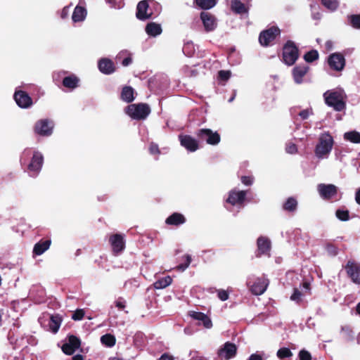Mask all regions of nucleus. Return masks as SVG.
<instances>
[{"mask_svg":"<svg viewBox=\"0 0 360 360\" xmlns=\"http://www.w3.org/2000/svg\"><path fill=\"white\" fill-rule=\"evenodd\" d=\"M269 283V280L265 276L249 278L247 286L253 295H261L266 291Z\"/></svg>","mask_w":360,"mask_h":360,"instance_id":"obj_4","label":"nucleus"},{"mask_svg":"<svg viewBox=\"0 0 360 360\" xmlns=\"http://www.w3.org/2000/svg\"><path fill=\"white\" fill-rule=\"evenodd\" d=\"M85 312L84 309H77L72 314V319L75 321H80L84 316Z\"/></svg>","mask_w":360,"mask_h":360,"instance_id":"obj_45","label":"nucleus"},{"mask_svg":"<svg viewBox=\"0 0 360 360\" xmlns=\"http://www.w3.org/2000/svg\"><path fill=\"white\" fill-rule=\"evenodd\" d=\"M326 49L327 50H330L332 49V46H333V44L330 41H328L326 42Z\"/></svg>","mask_w":360,"mask_h":360,"instance_id":"obj_60","label":"nucleus"},{"mask_svg":"<svg viewBox=\"0 0 360 360\" xmlns=\"http://www.w3.org/2000/svg\"><path fill=\"white\" fill-rule=\"evenodd\" d=\"M280 34V30L276 27H272L261 32L259 41L262 46H268Z\"/></svg>","mask_w":360,"mask_h":360,"instance_id":"obj_10","label":"nucleus"},{"mask_svg":"<svg viewBox=\"0 0 360 360\" xmlns=\"http://www.w3.org/2000/svg\"><path fill=\"white\" fill-rule=\"evenodd\" d=\"M79 79L74 75L66 77L63 79V84L64 86L69 89H75L77 86Z\"/></svg>","mask_w":360,"mask_h":360,"instance_id":"obj_32","label":"nucleus"},{"mask_svg":"<svg viewBox=\"0 0 360 360\" xmlns=\"http://www.w3.org/2000/svg\"><path fill=\"white\" fill-rule=\"evenodd\" d=\"M150 153L153 155L158 154L160 153L158 146L156 144L152 143L149 148Z\"/></svg>","mask_w":360,"mask_h":360,"instance_id":"obj_53","label":"nucleus"},{"mask_svg":"<svg viewBox=\"0 0 360 360\" xmlns=\"http://www.w3.org/2000/svg\"><path fill=\"white\" fill-rule=\"evenodd\" d=\"M345 269L352 281L356 284H360V264L354 261H349Z\"/></svg>","mask_w":360,"mask_h":360,"instance_id":"obj_12","label":"nucleus"},{"mask_svg":"<svg viewBox=\"0 0 360 360\" xmlns=\"http://www.w3.org/2000/svg\"><path fill=\"white\" fill-rule=\"evenodd\" d=\"M297 205V200L293 198H289L283 205L284 210L287 211H294Z\"/></svg>","mask_w":360,"mask_h":360,"instance_id":"obj_38","label":"nucleus"},{"mask_svg":"<svg viewBox=\"0 0 360 360\" xmlns=\"http://www.w3.org/2000/svg\"><path fill=\"white\" fill-rule=\"evenodd\" d=\"M51 245V240H43L39 241L35 244L33 250V252L37 255H42L46 250H47Z\"/></svg>","mask_w":360,"mask_h":360,"instance_id":"obj_28","label":"nucleus"},{"mask_svg":"<svg viewBox=\"0 0 360 360\" xmlns=\"http://www.w3.org/2000/svg\"><path fill=\"white\" fill-rule=\"evenodd\" d=\"M328 63L331 69L341 71L345 67V60L342 54L335 53L328 57Z\"/></svg>","mask_w":360,"mask_h":360,"instance_id":"obj_13","label":"nucleus"},{"mask_svg":"<svg viewBox=\"0 0 360 360\" xmlns=\"http://www.w3.org/2000/svg\"><path fill=\"white\" fill-rule=\"evenodd\" d=\"M231 72L228 70H221L219 72V78L221 80L226 81L231 77Z\"/></svg>","mask_w":360,"mask_h":360,"instance_id":"obj_46","label":"nucleus"},{"mask_svg":"<svg viewBox=\"0 0 360 360\" xmlns=\"http://www.w3.org/2000/svg\"><path fill=\"white\" fill-rule=\"evenodd\" d=\"M344 139L354 143H359L360 133L356 131L346 132L344 134Z\"/></svg>","mask_w":360,"mask_h":360,"instance_id":"obj_33","label":"nucleus"},{"mask_svg":"<svg viewBox=\"0 0 360 360\" xmlns=\"http://www.w3.org/2000/svg\"><path fill=\"white\" fill-rule=\"evenodd\" d=\"M99 70L106 75L112 73L115 71L114 63L108 58L101 59L98 62Z\"/></svg>","mask_w":360,"mask_h":360,"instance_id":"obj_25","label":"nucleus"},{"mask_svg":"<svg viewBox=\"0 0 360 360\" xmlns=\"http://www.w3.org/2000/svg\"><path fill=\"white\" fill-rule=\"evenodd\" d=\"M245 195V191L232 190L230 191L226 201L232 205H240L243 202Z\"/></svg>","mask_w":360,"mask_h":360,"instance_id":"obj_22","label":"nucleus"},{"mask_svg":"<svg viewBox=\"0 0 360 360\" xmlns=\"http://www.w3.org/2000/svg\"><path fill=\"white\" fill-rule=\"evenodd\" d=\"M32 154V150L30 149H26L22 153V160L23 159L28 158Z\"/></svg>","mask_w":360,"mask_h":360,"instance_id":"obj_55","label":"nucleus"},{"mask_svg":"<svg viewBox=\"0 0 360 360\" xmlns=\"http://www.w3.org/2000/svg\"><path fill=\"white\" fill-rule=\"evenodd\" d=\"M179 141L181 145L191 152H194L198 149V141L191 136L180 135Z\"/></svg>","mask_w":360,"mask_h":360,"instance_id":"obj_20","label":"nucleus"},{"mask_svg":"<svg viewBox=\"0 0 360 360\" xmlns=\"http://www.w3.org/2000/svg\"><path fill=\"white\" fill-rule=\"evenodd\" d=\"M84 6V1L79 0L78 5L75 8L72 15V20L74 22H79L85 20L87 15V11Z\"/></svg>","mask_w":360,"mask_h":360,"instance_id":"obj_16","label":"nucleus"},{"mask_svg":"<svg viewBox=\"0 0 360 360\" xmlns=\"http://www.w3.org/2000/svg\"><path fill=\"white\" fill-rule=\"evenodd\" d=\"M61 319L58 316H51L50 317L49 327L51 331L56 333L60 326Z\"/></svg>","mask_w":360,"mask_h":360,"instance_id":"obj_35","label":"nucleus"},{"mask_svg":"<svg viewBox=\"0 0 360 360\" xmlns=\"http://www.w3.org/2000/svg\"><path fill=\"white\" fill-rule=\"evenodd\" d=\"M257 248L259 254H268L271 249V242L269 239L264 236L258 238Z\"/></svg>","mask_w":360,"mask_h":360,"instance_id":"obj_27","label":"nucleus"},{"mask_svg":"<svg viewBox=\"0 0 360 360\" xmlns=\"http://www.w3.org/2000/svg\"><path fill=\"white\" fill-rule=\"evenodd\" d=\"M69 11H70V6H66V7L63 8V9L61 11V14H60L61 18H67L68 16Z\"/></svg>","mask_w":360,"mask_h":360,"instance_id":"obj_54","label":"nucleus"},{"mask_svg":"<svg viewBox=\"0 0 360 360\" xmlns=\"http://www.w3.org/2000/svg\"><path fill=\"white\" fill-rule=\"evenodd\" d=\"M355 200L356 202L360 205V188L356 191Z\"/></svg>","mask_w":360,"mask_h":360,"instance_id":"obj_58","label":"nucleus"},{"mask_svg":"<svg viewBox=\"0 0 360 360\" xmlns=\"http://www.w3.org/2000/svg\"><path fill=\"white\" fill-rule=\"evenodd\" d=\"M115 306L116 307H117L119 309H124L125 306H126V302L124 299L122 298H118L116 301H115Z\"/></svg>","mask_w":360,"mask_h":360,"instance_id":"obj_50","label":"nucleus"},{"mask_svg":"<svg viewBox=\"0 0 360 360\" xmlns=\"http://www.w3.org/2000/svg\"><path fill=\"white\" fill-rule=\"evenodd\" d=\"M109 242L113 252L115 254L120 253L125 248L124 237L121 234L116 233L110 236L109 238Z\"/></svg>","mask_w":360,"mask_h":360,"instance_id":"obj_15","label":"nucleus"},{"mask_svg":"<svg viewBox=\"0 0 360 360\" xmlns=\"http://www.w3.org/2000/svg\"><path fill=\"white\" fill-rule=\"evenodd\" d=\"M336 217L341 221L349 220V212L347 210H338Z\"/></svg>","mask_w":360,"mask_h":360,"instance_id":"obj_44","label":"nucleus"},{"mask_svg":"<svg viewBox=\"0 0 360 360\" xmlns=\"http://www.w3.org/2000/svg\"><path fill=\"white\" fill-rule=\"evenodd\" d=\"M310 294V285L307 282H304L300 289L295 288L294 292L290 296V300L299 302L302 300V297L307 295Z\"/></svg>","mask_w":360,"mask_h":360,"instance_id":"obj_21","label":"nucleus"},{"mask_svg":"<svg viewBox=\"0 0 360 360\" xmlns=\"http://www.w3.org/2000/svg\"><path fill=\"white\" fill-rule=\"evenodd\" d=\"M115 338L110 334H105L101 338V342L103 345L111 347L115 345Z\"/></svg>","mask_w":360,"mask_h":360,"instance_id":"obj_36","label":"nucleus"},{"mask_svg":"<svg viewBox=\"0 0 360 360\" xmlns=\"http://www.w3.org/2000/svg\"><path fill=\"white\" fill-rule=\"evenodd\" d=\"M184 258L185 259L184 263L176 266V269L181 271H185L189 266L191 262V257L188 255H185Z\"/></svg>","mask_w":360,"mask_h":360,"instance_id":"obj_42","label":"nucleus"},{"mask_svg":"<svg viewBox=\"0 0 360 360\" xmlns=\"http://www.w3.org/2000/svg\"><path fill=\"white\" fill-rule=\"evenodd\" d=\"M356 311L359 314H360V302L356 306Z\"/></svg>","mask_w":360,"mask_h":360,"instance_id":"obj_63","label":"nucleus"},{"mask_svg":"<svg viewBox=\"0 0 360 360\" xmlns=\"http://www.w3.org/2000/svg\"><path fill=\"white\" fill-rule=\"evenodd\" d=\"M190 316L193 319L198 321L199 324H202L206 328H212V321L206 314L198 311H191Z\"/></svg>","mask_w":360,"mask_h":360,"instance_id":"obj_24","label":"nucleus"},{"mask_svg":"<svg viewBox=\"0 0 360 360\" xmlns=\"http://www.w3.org/2000/svg\"><path fill=\"white\" fill-rule=\"evenodd\" d=\"M241 181L243 184L248 186L252 184V178L250 176H242Z\"/></svg>","mask_w":360,"mask_h":360,"instance_id":"obj_52","label":"nucleus"},{"mask_svg":"<svg viewBox=\"0 0 360 360\" xmlns=\"http://www.w3.org/2000/svg\"><path fill=\"white\" fill-rule=\"evenodd\" d=\"M53 127L54 124L51 120H40L35 124L34 131L40 136H49L52 134Z\"/></svg>","mask_w":360,"mask_h":360,"instance_id":"obj_8","label":"nucleus"},{"mask_svg":"<svg viewBox=\"0 0 360 360\" xmlns=\"http://www.w3.org/2000/svg\"><path fill=\"white\" fill-rule=\"evenodd\" d=\"M186 222L185 217L180 213L174 212L170 216H169L166 220L165 223L168 225L172 226H179L184 224Z\"/></svg>","mask_w":360,"mask_h":360,"instance_id":"obj_26","label":"nucleus"},{"mask_svg":"<svg viewBox=\"0 0 360 360\" xmlns=\"http://www.w3.org/2000/svg\"><path fill=\"white\" fill-rule=\"evenodd\" d=\"M317 191L321 198L330 200L338 193V187L333 184H320L317 186Z\"/></svg>","mask_w":360,"mask_h":360,"instance_id":"obj_9","label":"nucleus"},{"mask_svg":"<svg viewBox=\"0 0 360 360\" xmlns=\"http://www.w3.org/2000/svg\"><path fill=\"white\" fill-rule=\"evenodd\" d=\"M334 145V140L329 132L321 134L314 148V155L319 160L327 159Z\"/></svg>","mask_w":360,"mask_h":360,"instance_id":"obj_1","label":"nucleus"},{"mask_svg":"<svg viewBox=\"0 0 360 360\" xmlns=\"http://www.w3.org/2000/svg\"><path fill=\"white\" fill-rule=\"evenodd\" d=\"M231 9L236 13L243 14L248 12V8L240 0H231Z\"/></svg>","mask_w":360,"mask_h":360,"instance_id":"obj_29","label":"nucleus"},{"mask_svg":"<svg viewBox=\"0 0 360 360\" xmlns=\"http://www.w3.org/2000/svg\"><path fill=\"white\" fill-rule=\"evenodd\" d=\"M200 18L207 32L213 31L217 27V20L214 16L207 12H202Z\"/></svg>","mask_w":360,"mask_h":360,"instance_id":"obj_19","label":"nucleus"},{"mask_svg":"<svg viewBox=\"0 0 360 360\" xmlns=\"http://www.w3.org/2000/svg\"><path fill=\"white\" fill-rule=\"evenodd\" d=\"M172 279L170 276H166L161 279H159L154 283V288L155 289H163L169 286L172 283Z\"/></svg>","mask_w":360,"mask_h":360,"instance_id":"obj_34","label":"nucleus"},{"mask_svg":"<svg viewBox=\"0 0 360 360\" xmlns=\"http://www.w3.org/2000/svg\"><path fill=\"white\" fill-rule=\"evenodd\" d=\"M80 346V340L75 336L71 335L68 338V342L62 347L63 352L68 355L72 354Z\"/></svg>","mask_w":360,"mask_h":360,"instance_id":"obj_17","label":"nucleus"},{"mask_svg":"<svg viewBox=\"0 0 360 360\" xmlns=\"http://www.w3.org/2000/svg\"><path fill=\"white\" fill-rule=\"evenodd\" d=\"M236 352V347L234 344L226 342L219 350L218 355L221 359L228 360L233 357Z\"/></svg>","mask_w":360,"mask_h":360,"instance_id":"obj_18","label":"nucleus"},{"mask_svg":"<svg viewBox=\"0 0 360 360\" xmlns=\"http://www.w3.org/2000/svg\"><path fill=\"white\" fill-rule=\"evenodd\" d=\"M311 114V110L309 109L303 110L300 112L299 115L301 117L302 120L307 119L309 115Z\"/></svg>","mask_w":360,"mask_h":360,"instance_id":"obj_51","label":"nucleus"},{"mask_svg":"<svg viewBox=\"0 0 360 360\" xmlns=\"http://www.w3.org/2000/svg\"><path fill=\"white\" fill-rule=\"evenodd\" d=\"M14 99L21 108H28L32 105V98L23 91H16L14 94Z\"/></svg>","mask_w":360,"mask_h":360,"instance_id":"obj_14","label":"nucleus"},{"mask_svg":"<svg viewBox=\"0 0 360 360\" xmlns=\"http://www.w3.org/2000/svg\"><path fill=\"white\" fill-rule=\"evenodd\" d=\"M298 58V49L295 44L288 41L283 50V60L288 65H293Z\"/></svg>","mask_w":360,"mask_h":360,"instance_id":"obj_6","label":"nucleus"},{"mask_svg":"<svg viewBox=\"0 0 360 360\" xmlns=\"http://www.w3.org/2000/svg\"><path fill=\"white\" fill-rule=\"evenodd\" d=\"M323 96L326 104L336 111H342L345 108L346 94L342 89L328 91L324 93Z\"/></svg>","mask_w":360,"mask_h":360,"instance_id":"obj_2","label":"nucleus"},{"mask_svg":"<svg viewBox=\"0 0 360 360\" xmlns=\"http://www.w3.org/2000/svg\"><path fill=\"white\" fill-rule=\"evenodd\" d=\"M198 138L206 141L210 145H217L220 142V136L217 131H213L209 129H201L198 133Z\"/></svg>","mask_w":360,"mask_h":360,"instance_id":"obj_7","label":"nucleus"},{"mask_svg":"<svg viewBox=\"0 0 360 360\" xmlns=\"http://www.w3.org/2000/svg\"><path fill=\"white\" fill-rule=\"evenodd\" d=\"M292 355L291 351L286 347L281 348L277 352V356L279 359H283L286 357H290Z\"/></svg>","mask_w":360,"mask_h":360,"instance_id":"obj_41","label":"nucleus"},{"mask_svg":"<svg viewBox=\"0 0 360 360\" xmlns=\"http://www.w3.org/2000/svg\"><path fill=\"white\" fill-rule=\"evenodd\" d=\"M300 360H311V356L309 352L306 350H301L299 353Z\"/></svg>","mask_w":360,"mask_h":360,"instance_id":"obj_48","label":"nucleus"},{"mask_svg":"<svg viewBox=\"0 0 360 360\" xmlns=\"http://www.w3.org/2000/svg\"><path fill=\"white\" fill-rule=\"evenodd\" d=\"M193 360H204V359L200 357H196V358H193Z\"/></svg>","mask_w":360,"mask_h":360,"instance_id":"obj_64","label":"nucleus"},{"mask_svg":"<svg viewBox=\"0 0 360 360\" xmlns=\"http://www.w3.org/2000/svg\"><path fill=\"white\" fill-rule=\"evenodd\" d=\"M349 22L353 27L360 29V15L350 16Z\"/></svg>","mask_w":360,"mask_h":360,"instance_id":"obj_43","label":"nucleus"},{"mask_svg":"<svg viewBox=\"0 0 360 360\" xmlns=\"http://www.w3.org/2000/svg\"><path fill=\"white\" fill-rule=\"evenodd\" d=\"M195 3L202 9H210L216 4L215 0H195Z\"/></svg>","mask_w":360,"mask_h":360,"instance_id":"obj_37","label":"nucleus"},{"mask_svg":"<svg viewBox=\"0 0 360 360\" xmlns=\"http://www.w3.org/2000/svg\"><path fill=\"white\" fill-rule=\"evenodd\" d=\"M309 70L307 65L296 66L292 69V77L296 84H302L304 81L303 78Z\"/></svg>","mask_w":360,"mask_h":360,"instance_id":"obj_23","label":"nucleus"},{"mask_svg":"<svg viewBox=\"0 0 360 360\" xmlns=\"http://www.w3.org/2000/svg\"><path fill=\"white\" fill-rule=\"evenodd\" d=\"M155 6L157 13L159 12L160 5L153 0H143L140 1L137 5L136 17L140 20H146L151 17L153 13L150 6Z\"/></svg>","mask_w":360,"mask_h":360,"instance_id":"obj_5","label":"nucleus"},{"mask_svg":"<svg viewBox=\"0 0 360 360\" xmlns=\"http://www.w3.org/2000/svg\"><path fill=\"white\" fill-rule=\"evenodd\" d=\"M127 53H128L127 51H121V52L118 54L117 58H121L122 56H124V55H126V54H127Z\"/></svg>","mask_w":360,"mask_h":360,"instance_id":"obj_62","label":"nucleus"},{"mask_svg":"<svg viewBox=\"0 0 360 360\" xmlns=\"http://www.w3.org/2000/svg\"><path fill=\"white\" fill-rule=\"evenodd\" d=\"M322 4L329 11H335L338 6V0H322Z\"/></svg>","mask_w":360,"mask_h":360,"instance_id":"obj_39","label":"nucleus"},{"mask_svg":"<svg viewBox=\"0 0 360 360\" xmlns=\"http://www.w3.org/2000/svg\"><path fill=\"white\" fill-rule=\"evenodd\" d=\"M72 360H84L83 356L80 354L75 355L72 357Z\"/></svg>","mask_w":360,"mask_h":360,"instance_id":"obj_61","label":"nucleus"},{"mask_svg":"<svg viewBox=\"0 0 360 360\" xmlns=\"http://www.w3.org/2000/svg\"><path fill=\"white\" fill-rule=\"evenodd\" d=\"M146 32L148 35L156 37L161 34L162 28L159 24L150 22L147 25Z\"/></svg>","mask_w":360,"mask_h":360,"instance_id":"obj_31","label":"nucleus"},{"mask_svg":"<svg viewBox=\"0 0 360 360\" xmlns=\"http://www.w3.org/2000/svg\"><path fill=\"white\" fill-rule=\"evenodd\" d=\"M159 360H173V358L167 354H164L160 356Z\"/></svg>","mask_w":360,"mask_h":360,"instance_id":"obj_59","label":"nucleus"},{"mask_svg":"<svg viewBox=\"0 0 360 360\" xmlns=\"http://www.w3.org/2000/svg\"><path fill=\"white\" fill-rule=\"evenodd\" d=\"M131 57L128 56L122 60V63L124 66H128L131 63Z\"/></svg>","mask_w":360,"mask_h":360,"instance_id":"obj_56","label":"nucleus"},{"mask_svg":"<svg viewBox=\"0 0 360 360\" xmlns=\"http://www.w3.org/2000/svg\"><path fill=\"white\" fill-rule=\"evenodd\" d=\"M285 150L288 153L294 154L297 152V146L292 143H288L286 144Z\"/></svg>","mask_w":360,"mask_h":360,"instance_id":"obj_47","label":"nucleus"},{"mask_svg":"<svg viewBox=\"0 0 360 360\" xmlns=\"http://www.w3.org/2000/svg\"><path fill=\"white\" fill-rule=\"evenodd\" d=\"M121 98L127 103L132 102L134 98V90L131 86H125L122 89Z\"/></svg>","mask_w":360,"mask_h":360,"instance_id":"obj_30","label":"nucleus"},{"mask_svg":"<svg viewBox=\"0 0 360 360\" xmlns=\"http://www.w3.org/2000/svg\"><path fill=\"white\" fill-rule=\"evenodd\" d=\"M304 58L307 62H313L319 58V53L317 51L312 50L307 53Z\"/></svg>","mask_w":360,"mask_h":360,"instance_id":"obj_40","label":"nucleus"},{"mask_svg":"<svg viewBox=\"0 0 360 360\" xmlns=\"http://www.w3.org/2000/svg\"><path fill=\"white\" fill-rule=\"evenodd\" d=\"M124 112L134 120H144L150 112V107L146 103L131 104Z\"/></svg>","mask_w":360,"mask_h":360,"instance_id":"obj_3","label":"nucleus"},{"mask_svg":"<svg viewBox=\"0 0 360 360\" xmlns=\"http://www.w3.org/2000/svg\"><path fill=\"white\" fill-rule=\"evenodd\" d=\"M217 295L219 300L221 301H226L229 299V293L224 290H219L217 291Z\"/></svg>","mask_w":360,"mask_h":360,"instance_id":"obj_49","label":"nucleus"},{"mask_svg":"<svg viewBox=\"0 0 360 360\" xmlns=\"http://www.w3.org/2000/svg\"><path fill=\"white\" fill-rule=\"evenodd\" d=\"M44 158L41 153L34 151L32 160L28 165V170L31 176L36 175L41 169Z\"/></svg>","mask_w":360,"mask_h":360,"instance_id":"obj_11","label":"nucleus"},{"mask_svg":"<svg viewBox=\"0 0 360 360\" xmlns=\"http://www.w3.org/2000/svg\"><path fill=\"white\" fill-rule=\"evenodd\" d=\"M248 360H262V357L259 354H253L249 357Z\"/></svg>","mask_w":360,"mask_h":360,"instance_id":"obj_57","label":"nucleus"}]
</instances>
